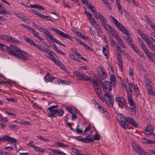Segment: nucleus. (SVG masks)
<instances>
[{
    "mask_svg": "<svg viewBox=\"0 0 155 155\" xmlns=\"http://www.w3.org/2000/svg\"><path fill=\"white\" fill-rule=\"evenodd\" d=\"M0 49L4 51L8 52L9 54L12 55L18 58L26 60L28 57V54L22 51L20 48L13 45H10L9 47L0 43Z\"/></svg>",
    "mask_w": 155,
    "mask_h": 155,
    "instance_id": "nucleus-1",
    "label": "nucleus"
},
{
    "mask_svg": "<svg viewBox=\"0 0 155 155\" xmlns=\"http://www.w3.org/2000/svg\"><path fill=\"white\" fill-rule=\"evenodd\" d=\"M102 89L104 92V97L105 98V102L109 107H113L114 98L110 94L112 90L111 85L110 81H106L102 82Z\"/></svg>",
    "mask_w": 155,
    "mask_h": 155,
    "instance_id": "nucleus-2",
    "label": "nucleus"
},
{
    "mask_svg": "<svg viewBox=\"0 0 155 155\" xmlns=\"http://www.w3.org/2000/svg\"><path fill=\"white\" fill-rule=\"evenodd\" d=\"M23 38L25 41L29 44L31 45L34 46L37 48L39 50L42 52L44 53L46 52L48 54L51 55V57H49V58L52 61L55 59L54 57L53 56L54 55H56L54 54V53L53 51H50L46 47H42L40 45L37 44L32 39L28 38L25 36H23Z\"/></svg>",
    "mask_w": 155,
    "mask_h": 155,
    "instance_id": "nucleus-3",
    "label": "nucleus"
},
{
    "mask_svg": "<svg viewBox=\"0 0 155 155\" xmlns=\"http://www.w3.org/2000/svg\"><path fill=\"white\" fill-rule=\"evenodd\" d=\"M117 119L122 127L125 129L128 128L127 125L129 124L134 127H137L136 122L130 117H117Z\"/></svg>",
    "mask_w": 155,
    "mask_h": 155,
    "instance_id": "nucleus-4",
    "label": "nucleus"
},
{
    "mask_svg": "<svg viewBox=\"0 0 155 155\" xmlns=\"http://www.w3.org/2000/svg\"><path fill=\"white\" fill-rule=\"evenodd\" d=\"M110 17L113 21L114 25L120 30L122 31L123 33L126 36H124L123 38L128 43L129 41L132 40V39L130 37V34L126 30L124 27L113 16H110Z\"/></svg>",
    "mask_w": 155,
    "mask_h": 155,
    "instance_id": "nucleus-5",
    "label": "nucleus"
},
{
    "mask_svg": "<svg viewBox=\"0 0 155 155\" xmlns=\"http://www.w3.org/2000/svg\"><path fill=\"white\" fill-rule=\"evenodd\" d=\"M110 27V31L111 32L110 34H111L115 38L118 42V44L120 45L121 47L124 49L126 48V47L124 42L121 38L118 35V33L112 27Z\"/></svg>",
    "mask_w": 155,
    "mask_h": 155,
    "instance_id": "nucleus-6",
    "label": "nucleus"
},
{
    "mask_svg": "<svg viewBox=\"0 0 155 155\" xmlns=\"http://www.w3.org/2000/svg\"><path fill=\"white\" fill-rule=\"evenodd\" d=\"M58 105H53L48 108L47 110L49 111L50 114L49 116H54L53 115L58 114L59 116H61L64 113V111L62 109H60L58 110L57 108H58Z\"/></svg>",
    "mask_w": 155,
    "mask_h": 155,
    "instance_id": "nucleus-7",
    "label": "nucleus"
},
{
    "mask_svg": "<svg viewBox=\"0 0 155 155\" xmlns=\"http://www.w3.org/2000/svg\"><path fill=\"white\" fill-rule=\"evenodd\" d=\"M95 18L97 20L99 19L104 28L109 33L111 32L110 31V27H112L110 25L107 24L106 19L104 16L102 15L101 13H98V15H97V17H95Z\"/></svg>",
    "mask_w": 155,
    "mask_h": 155,
    "instance_id": "nucleus-8",
    "label": "nucleus"
},
{
    "mask_svg": "<svg viewBox=\"0 0 155 155\" xmlns=\"http://www.w3.org/2000/svg\"><path fill=\"white\" fill-rule=\"evenodd\" d=\"M50 29L52 31H53L56 33L58 34L59 35L63 37H64L68 39L71 41H72V38L71 36L69 35L68 34H66L58 29L55 28H51Z\"/></svg>",
    "mask_w": 155,
    "mask_h": 155,
    "instance_id": "nucleus-9",
    "label": "nucleus"
},
{
    "mask_svg": "<svg viewBox=\"0 0 155 155\" xmlns=\"http://www.w3.org/2000/svg\"><path fill=\"white\" fill-rule=\"evenodd\" d=\"M132 145L133 149L139 155H147L146 153L144 152L143 149L139 145L135 143H133Z\"/></svg>",
    "mask_w": 155,
    "mask_h": 155,
    "instance_id": "nucleus-10",
    "label": "nucleus"
},
{
    "mask_svg": "<svg viewBox=\"0 0 155 155\" xmlns=\"http://www.w3.org/2000/svg\"><path fill=\"white\" fill-rule=\"evenodd\" d=\"M132 145L133 149L139 155H147L146 153L144 152L143 149L139 145L135 143H133Z\"/></svg>",
    "mask_w": 155,
    "mask_h": 155,
    "instance_id": "nucleus-11",
    "label": "nucleus"
},
{
    "mask_svg": "<svg viewBox=\"0 0 155 155\" xmlns=\"http://www.w3.org/2000/svg\"><path fill=\"white\" fill-rule=\"evenodd\" d=\"M132 145L133 149L139 155H147L146 153L144 152L143 149L139 145L135 143H133Z\"/></svg>",
    "mask_w": 155,
    "mask_h": 155,
    "instance_id": "nucleus-12",
    "label": "nucleus"
},
{
    "mask_svg": "<svg viewBox=\"0 0 155 155\" xmlns=\"http://www.w3.org/2000/svg\"><path fill=\"white\" fill-rule=\"evenodd\" d=\"M74 74L80 80L86 81L89 80L88 77L78 71H74Z\"/></svg>",
    "mask_w": 155,
    "mask_h": 155,
    "instance_id": "nucleus-13",
    "label": "nucleus"
},
{
    "mask_svg": "<svg viewBox=\"0 0 155 155\" xmlns=\"http://www.w3.org/2000/svg\"><path fill=\"white\" fill-rule=\"evenodd\" d=\"M110 44L113 47L115 46L116 52L117 54V56H118V54H120V55H121V52H124V51L121 50L122 49L121 47L118 45V43L116 41L114 40H111L110 41Z\"/></svg>",
    "mask_w": 155,
    "mask_h": 155,
    "instance_id": "nucleus-14",
    "label": "nucleus"
},
{
    "mask_svg": "<svg viewBox=\"0 0 155 155\" xmlns=\"http://www.w3.org/2000/svg\"><path fill=\"white\" fill-rule=\"evenodd\" d=\"M115 101L118 103H120L124 106H127V102L125 98L120 96H116L115 99Z\"/></svg>",
    "mask_w": 155,
    "mask_h": 155,
    "instance_id": "nucleus-15",
    "label": "nucleus"
},
{
    "mask_svg": "<svg viewBox=\"0 0 155 155\" xmlns=\"http://www.w3.org/2000/svg\"><path fill=\"white\" fill-rule=\"evenodd\" d=\"M144 134L147 136L152 134L153 132V129L151 125H148L145 129L143 130Z\"/></svg>",
    "mask_w": 155,
    "mask_h": 155,
    "instance_id": "nucleus-16",
    "label": "nucleus"
},
{
    "mask_svg": "<svg viewBox=\"0 0 155 155\" xmlns=\"http://www.w3.org/2000/svg\"><path fill=\"white\" fill-rule=\"evenodd\" d=\"M107 75V73L101 68L100 71L98 72V75L100 78L102 79H105Z\"/></svg>",
    "mask_w": 155,
    "mask_h": 155,
    "instance_id": "nucleus-17",
    "label": "nucleus"
},
{
    "mask_svg": "<svg viewBox=\"0 0 155 155\" xmlns=\"http://www.w3.org/2000/svg\"><path fill=\"white\" fill-rule=\"evenodd\" d=\"M0 14L2 15L7 14L9 15H12V13L9 11L5 9L3 6L0 4Z\"/></svg>",
    "mask_w": 155,
    "mask_h": 155,
    "instance_id": "nucleus-18",
    "label": "nucleus"
},
{
    "mask_svg": "<svg viewBox=\"0 0 155 155\" xmlns=\"http://www.w3.org/2000/svg\"><path fill=\"white\" fill-rule=\"evenodd\" d=\"M117 61L118 63L120 70L122 72L123 71V60L121 58V55H120V54H118V56H117Z\"/></svg>",
    "mask_w": 155,
    "mask_h": 155,
    "instance_id": "nucleus-19",
    "label": "nucleus"
},
{
    "mask_svg": "<svg viewBox=\"0 0 155 155\" xmlns=\"http://www.w3.org/2000/svg\"><path fill=\"white\" fill-rule=\"evenodd\" d=\"M7 39V42L17 44H21V42L20 41L16 39L15 38H13L12 36L9 37L8 36V38Z\"/></svg>",
    "mask_w": 155,
    "mask_h": 155,
    "instance_id": "nucleus-20",
    "label": "nucleus"
},
{
    "mask_svg": "<svg viewBox=\"0 0 155 155\" xmlns=\"http://www.w3.org/2000/svg\"><path fill=\"white\" fill-rule=\"evenodd\" d=\"M5 140L12 143H16L17 142L16 140L14 138L11 137L10 136L4 135L3 137V140Z\"/></svg>",
    "mask_w": 155,
    "mask_h": 155,
    "instance_id": "nucleus-21",
    "label": "nucleus"
},
{
    "mask_svg": "<svg viewBox=\"0 0 155 155\" xmlns=\"http://www.w3.org/2000/svg\"><path fill=\"white\" fill-rule=\"evenodd\" d=\"M127 100L130 108H132V109H133L134 107H136V105L133 100L132 96L128 97H127Z\"/></svg>",
    "mask_w": 155,
    "mask_h": 155,
    "instance_id": "nucleus-22",
    "label": "nucleus"
},
{
    "mask_svg": "<svg viewBox=\"0 0 155 155\" xmlns=\"http://www.w3.org/2000/svg\"><path fill=\"white\" fill-rule=\"evenodd\" d=\"M88 4L89 5L88 6L92 12L94 17H97V15H98V13L96 11V8L94 6H92L91 3H90Z\"/></svg>",
    "mask_w": 155,
    "mask_h": 155,
    "instance_id": "nucleus-23",
    "label": "nucleus"
},
{
    "mask_svg": "<svg viewBox=\"0 0 155 155\" xmlns=\"http://www.w3.org/2000/svg\"><path fill=\"white\" fill-rule=\"evenodd\" d=\"M54 78L48 73H47L44 77V79L46 83L50 82L52 81L53 79Z\"/></svg>",
    "mask_w": 155,
    "mask_h": 155,
    "instance_id": "nucleus-24",
    "label": "nucleus"
},
{
    "mask_svg": "<svg viewBox=\"0 0 155 155\" xmlns=\"http://www.w3.org/2000/svg\"><path fill=\"white\" fill-rule=\"evenodd\" d=\"M66 109L70 113L72 114L73 117L76 116V114L77 113L76 110L70 107H66Z\"/></svg>",
    "mask_w": 155,
    "mask_h": 155,
    "instance_id": "nucleus-25",
    "label": "nucleus"
},
{
    "mask_svg": "<svg viewBox=\"0 0 155 155\" xmlns=\"http://www.w3.org/2000/svg\"><path fill=\"white\" fill-rule=\"evenodd\" d=\"M93 141V137L91 135H89L86 137L85 138H84V143H88L90 142H92Z\"/></svg>",
    "mask_w": 155,
    "mask_h": 155,
    "instance_id": "nucleus-26",
    "label": "nucleus"
},
{
    "mask_svg": "<svg viewBox=\"0 0 155 155\" xmlns=\"http://www.w3.org/2000/svg\"><path fill=\"white\" fill-rule=\"evenodd\" d=\"M31 33L37 39H38L39 41H41L42 42H43L42 41V40H43V39L38 34V33L36 31H35L34 29L31 30Z\"/></svg>",
    "mask_w": 155,
    "mask_h": 155,
    "instance_id": "nucleus-27",
    "label": "nucleus"
},
{
    "mask_svg": "<svg viewBox=\"0 0 155 155\" xmlns=\"http://www.w3.org/2000/svg\"><path fill=\"white\" fill-rule=\"evenodd\" d=\"M110 82L111 84H112V85L114 87H115L116 85V79L115 76L114 74H111L110 78Z\"/></svg>",
    "mask_w": 155,
    "mask_h": 155,
    "instance_id": "nucleus-28",
    "label": "nucleus"
},
{
    "mask_svg": "<svg viewBox=\"0 0 155 155\" xmlns=\"http://www.w3.org/2000/svg\"><path fill=\"white\" fill-rule=\"evenodd\" d=\"M26 7L28 8H37L41 10H44L45 8L42 6L38 5L37 4L31 5L29 6H26Z\"/></svg>",
    "mask_w": 155,
    "mask_h": 155,
    "instance_id": "nucleus-29",
    "label": "nucleus"
},
{
    "mask_svg": "<svg viewBox=\"0 0 155 155\" xmlns=\"http://www.w3.org/2000/svg\"><path fill=\"white\" fill-rule=\"evenodd\" d=\"M41 31L45 34L49 38H52V35L51 34L50 32L45 28H43L41 29Z\"/></svg>",
    "mask_w": 155,
    "mask_h": 155,
    "instance_id": "nucleus-30",
    "label": "nucleus"
},
{
    "mask_svg": "<svg viewBox=\"0 0 155 155\" xmlns=\"http://www.w3.org/2000/svg\"><path fill=\"white\" fill-rule=\"evenodd\" d=\"M28 11L29 12L32 13L40 17H44V16L42 15V13L39 12H36V11L35 10L30 9H29Z\"/></svg>",
    "mask_w": 155,
    "mask_h": 155,
    "instance_id": "nucleus-31",
    "label": "nucleus"
},
{
    "mask_svg": "<svg viewBox=\"0 0 155 155\" xmlns=\"http://www.w3.org/2000/svg\"><path fill=\"white\" fill-rule=\"evenodd\" d=\"M33 147V148L36 151L42 153H43L45 152V149H43L38 146H37L36 145H35Z\"/></svg>",
    "mask_w": 155,
    "mask_h": 155,
    "instance_id": "nucleus-32",
    "label": "nucleus"
},
{
    "mask_svg": "<svg viewBox=\"0 0 155 155\" xmlns=\"http://www.w3.org/2000/svg\"><path fill=\"white\" fill-rule=\"evenodd\" d=\"M141 141L142 143L145 144H153L155 143V141L151 140H148L145 138L142 139Z\"/></svg>",
    "mask_w": 155,
    "mask_h": 155,
    "instance_id": "nucleus-33",
    "label": "nucleus"
},
{
    "mask_svg": "<svg viewBox=\"0 0 155 155\" xmlns=\"http://www.w3.org/2000/svg\"><path fill=\"white\" fill-rule=\"evenodd\" d=\"M15 15L19 18L22 19L24 21H29V19L25 17L24 15L21 13H18Z\"/></svg>",
    "mask_w": 155,
    "mask_h": 155,
    "instance_id": "nucleus-34",
    "label": "nucleus"
},
{
    "mask_svg": "<svg viewBox=\"0 0 155 155\" xmlns=\"http://www.w3.org/2000/svg\"><path fill=\"white\" fill-rule=\"evenodd\" d=\"M146 19L151 27L152 28L153 30L155 31V24L153 23L150 19L147 18Z\"/></svg>",
    "mask_w": 155,
    "mask_h": 155,
    "instance_id": "nucleus-35",
    "label": "nucleus"
},
{
    "mask_svg": "<svg viewBox=\"0 0 155 155\" xmlns=\"http://www.w3.org/2000/svg\"><path fill=\"white\" fill-rule=\"evenodd\" d=\"M133 89L134 91V93L136 96L138 97L139 95V90L137 84H135Z\"/></svg>",
    "mask_w": 155,
    "mask_h": 155,
    "instance_id": "nucleus-36",
    "label": "nucleus"
},
{
    "mask_svg": "<svg viewBox=\"0 0 155 155\" xmlns=\"http://www.w3.org/2000/svg\"><path fill=\"white\" fill-rule=\"evenodd\" d=\"M54 143L57 145L59 147H62L63 148H66L68 147V145L62 143H60L58 141H56Z\"/></svg>",
    "mask_w": 155,
    "mask_h": 155,
    "instance_id": "nucleus-37",
    "label": "nucleus"
},
{
    "mask_svg": "<svg viewBox=\"0 0 155 155\" xmlns=\"http://www.w3.org/2000/svg\"><path fill=\"white\" fill-rule=\"evenodd\" d=\"M74 53L75 54V55L78 57H79V58H80L84 61H86V62H88L87 60L85 58L83 57L82 56V55L80 54L78 52L76 51L75 50L74 51Z\"/></svg>",
    "mask_w": 155,
    "mask_h": 155,
    "instance_id": "nucleus-38",
    "label": "nucleus"
},
{
    "mask_svg": "<svg viewBox=\"0 0 155 155\" xmlns=\"http://www.w3.org/2000/svg\"><path fill=\"white\" fill-rule=\"evenodd\" d=\"M147 91L149 94L155 97V92L152 89L151 87H150V88L148 89Z\"/></svg>",
    "mask_w": 155,
    "mask_h": 155,
    "instance_id": "nucleus-39",
    "label": "nucleus"
},
{
    "mask_svg": "<svg viewBox=\"0 0 155 155\" xmlns=\"http://www.w3.org/2000/svg\"><path fill=\"white\" fill-rule=\"evenodd\" d=\"M126 91L127 94V97H131L132 96V90H131L130 87H128L126 89Z\"/></svg>",
    "mask_w": 155,
    "mask_h": 155,
    "instance_id": "nucleus-40",
    "label": "nucleus"
},
{
    "mask_svg": "<svg viewBox=\"0 0 155 155\" xmlns=\"http://www.w3.org/2000/svg\"><path fill=\"white\" fill-rule=\"evenodd\" d=\"M94 90L97 95H99L100 93L101 92V90L99 86H98L97 87L94 88Z\"/></svg>",
    "mask_w": 155,
    "mask_h": 155,
    "instance_id": "nucleus-41",
    "label": "nucleus"
},
{
    "mask_svg": "<svg viewBox=\"0 0 155 155\" xmlns=\"http://www.w3.org/2000/svg\"><path fill=\"white\" fill-rule=\"evenodd\" d=\"M98 109L102 113H104L106 111V110L104 107H102L100 105H98V106H97Z\"/></svg>",
    "mask_w": 155,
    "mask_h": 155,
    "instance_id": "nucleus-42",
    "label": "nucleus"
},
{
    "mask_svg": "<svg viewBox=\"0 0 155 155\" xmlns=\"http://www.w3.org/2000/svg\"><path fill=\"white\" fill-rule=\"evenodd\" d=\"M58 66L61 69L65 71L67 69L64 65L60 61L58 62Z\"/></svg>",
    "mask_w": 155,
    "mask_h": 155,
    "instance_id": "nucleus-43",
    "label": "nucleus"
},
{
    "mask_svg": "<svg viewBox=\"0 0 155 155\" xmlns=\"http://www.w3.org/2000/svg\"><path fill=\"white\" fill-rule=\"evenodd\" d=\"M140 46L141 47L145 53H146L149 50L144 43H143V44H142V45H140Z\"/></svg>",
    "mask_w": 155,
    "mask_h": 155,
    "instance_id": "nucleus-44",
    "label": "nucleus"
},
{
    "mask_svg": "<svg viewBox=\"0 0 155 155\" xmlns=\"http://www.w3.org/2000/svg\"><path fill=\"white\" fill-rule=\"evenodd\" d=\"M91 129V127L90 126H87L85 128V129L84 131V134H87Z\"/></svg>",
    "mask_w": 155,
    "mask_h": 155,
    "instance_id": "nucleus-45",
    "label": "nucleus"
},
{
    "mask_svg": "<svg viewBox=\"0 0 155 155\" xmlns=\"http://www.w3.org/2000/svg\"><path fill=\"white\" fill-rule=\"evenodd\" d=\"M8 36L6 35H1L0 36V39L3 41H7V38H8Z\"/></svg>",
    "mask_w": 155,
    "mask_h": 155,
    "instance_id": "nucleus-46",
    "label": "nucleus"
},
{
    "mask_svg": "<svg viewBox=\"0 0 155 155\" xmlns=\"http://www.w3.org/2000/svg\"><path fill=\"white\" fill-rule=\"evenodd\" d=\"M103 53L104 55L107 56L108 54V49L106 47L103 48L102 49Z\"/></svg>",
    "mask_w": 155,
    "mask_h": 155,
    "instance_id": "nucleus-47",
    "label": "nucleus"
},
{
    "mask_svg": "<svg viewBox=\"0 0 155 155\" xmlns=\"http://www.w3.org/2000/svg\"><path fill=\"white\" fill-rule=\"evenodd\" d=\"M74 150L76 151V152H74L75 153H76L77 155H89L87 153H81L77 150L74 149H73V150Z\"/></svg>",
    "mask_w": 155,
    "mask_h": 155,
    "instance_id": "nucleus-48",
    "label": "nucleus"
},
{
    "mask_svg": "<svg viewBox=\"0 0 155 155\" xmlns=\"http://www.w3.org/2000/svg\"><path fill=\"white\" fill-rule=\"evenodd\" d=\"M93 141L95 140H100V137L98 134H96L93 136Z\"/></svg>",
    "mask_w": 155,
    "mask_h": 155,
    "instance_id": "nucleus-49",
    "label": "nucleus"
},
{
    "mask_svg": "<svg viewBox=\"0 0 155 155\" xmlns=\"http://www.w3.org/2000/svg\"><path fill=\"white\" fill-rule=\"evenodd\" d=\"M50 40L53 41L54 42L60 45H61L62 44L60 41L57 40V39L54 38L53 36L52 38H50Z\"/></svg>",
    "mask_w": 155,
    "mask_h": 155,
    "instance_id": "nucleus-50",
    "label": "nucleus"
},
{
    "mask_svg": "<svg viewBox=\"0 0 155 155\" xmlns=\"http://www.w3.org/2000/svg\"><path fill=\"white\" fill-rule=\"evenodd\" d=\"M76 130L77 133L79 134L82 133L83 132V130L79 128V125H78L76 128Z\"/></svg>",
    "mask_w": 155,
    "mask_h": 155,
    "instance_id": "nucleus-51",
    "label": "nucleus"
},
{
    "mask_svg": "<svg viewBox=\"0 0 155 155\" xmlns=\"http://www.w3.org/2000/svg\"><path fill=\"white\" fill-rule=\"evenodd\" d=\"M89 22L91 23L92 25L93 26V25H94L95 24L97 23L95 20L94 19V18H92V17L89 19Z\"/></svg>",
    "mask_w": 155,
    "mask_h": 155,
    "instance_id": "nucleus-52",
    "label": "nucleus"
},
{
    "mask_svg": "<svg viewBox=\"0 0 155 155\" xmlns=\"http://www.w3.org/2000/svg\"><path fill=\"white\" fill-rule=\"evenodd\" d=\"M82 44H83L82 45L84 46L85 49L91 51H93V49L91 48L88 46L86 44H85L84 43H83Z\"/></svg>",
    "mask_w": 155,
    "mask_h": 155,
    "instance_id": "nucleus-53",
    "label": "nucleus"
},
{
    "mask_svg": "<svg viewBox=\"0 0 155 155\" xmlns=\"http://www.w3.org/2000/svg\"><path fill=\"white\" fill-rule=\"evenodd\" d=\"M42 15L44 16L41 17L42 18L45 19L46 21L50 20L51 21H52L51 19V17H49V16H46L45 15H43L42 14Z\"/></svg>",
    "mask_w": 155,
    "mask_h": 155,
    "instance_id": "nucleus-54",
    "label": "nucleus"
},
{
    "mask_svg": "<svg viewBox=\"0 0 155 155\" xmlns=\"http://www.w3.org/2000/svg\"><path fill=\"white\" fill-rule=\"evenodd\" d=\"M93 26L94 28L97 29L98 31H101L102 30L101 29L100 26L98 25L97 23H96L94 25H93Z\"/></svg>",
    "mask_w": 155,
    "mask_h": 155,
    "instance_id": "nucleus-55",
    "label": "nucleus"
},
{
    "mask_svg": "<svg viewBox=\"0 0 155 155\" xmlns=\"http://www.w3.org/2000/svg\"><path fill=\"white\" fill-rule=\"evenodd\" d=\"M109 9L111 10V6L108 3L107 0H106V1L103 3Z\"/></svg>",
    "mask_w": 155,
    "mask_h": 155,
    "instance_id": "nucleus-56",
    "label": "nucleus"
},
{
    "mask_svg": "<svg viewBox=\"0 0 155 155\" xmlns=\"http://www.w3.org/2000/svg\"><path fill=\"white\" fill-rule=\"evenodd\" d=\"M136 53H137V54L141 57L144 58V59H145V56L143 55L142 52L139 51V50L136 52Z\"/></svg>",
    "mask_w": 155,
    "mask_h": 155,
    "instance_id": "nucleus-57",
    "label": "nucleus"
},
{
    "mask_svg": "<svg viewBox=\"0 0 155 155\" xmlns=\"http://www.w3.org/2000/svg\"><path fill=\"white\" fill-rule=\"evenodd\" d=\"M21 25L24 27V28H26L28 30L30 31H31V30H33L31 27H30L28 26L27 25H25L22 24H21Z\"/></svg>",
    "mask_w": 155,
    "mask_h": 155,
    "instance_id": "nucleus-58",
    "label": "nucleus"
},
{
    "mask_svg": "<svg viewBox=\"0 0 155 155\" xmlns=\"http://www.w3.org/2000/svg\"><path fill=\"white\" fill-rule=\"evenodd\" d=\"M131 110V113L132 115H134L136 114V107H134L133 109L132 108H130Z\"/></svg>",
    "mask_w": 155,
    "mask_h": 155,
    "instance_id": "nucleus-59",
    "label": "nucleus"
},
{
    "mask_svg": "<svg viewBox=\"0 0 155 155\" xmlns=\"http://www.w3.org/2000/svg\"><path fill=\"white\" fill-rule=\"evenodd\" d=\"M145 53L147 54L148 58L151 57L153 55V53L150 52L149 50L146 53Z\"/></svg>",
    "mask_w": 155,
    "mask_h": 155,
    "instance_id": "nucleus-60",
    "label": "nucleus"
},
{
    "mask_svg": "<svg viewBox=\"0 0 155 155\" xmlns=\"http://www.w3.org/2000/svg\"><path fill=\"white\" fill-rule=\"evenodd\" d=\"M54 50L59 53L60 54L63 55V56H65L66 55V54L62 52L61 50L58 49L57 47H56V49H54Z\"/></svg>",
    "mask_w": 155,
    "mask_h": 155,
    "instance_id": "nucleus-61",
    "label": "nucleus"
},
{
    "mask_svg": "<svg viewBox=\"0 0 155 155\" xmlns=\"http://www.w3.org/2000/svg\"><path fill=\"white\" fill-rule=\"evenodd\" d=\"M48 150L51 151L53 153L58 154L59 150H58L49 148Z\"/></svg>",
    "mask_w": 155,
    "mask_h": 155,
    "instance_id": "nucleus-62",
    "label": "nucleus"
},
{
    "mask_svg": "<svg viewBox=\"0 0 155 155\" xmlns=\"http://www.w3.org/2000/svg\"><path fill=\"white\" fill-rule=\"evenodd\" d=\"M84 12L85 14L86 15L87 17L88 18V19H90V18H91L92 17V15L89 12H87L85 10Z\"/></svg>",
    "mask_w": 155,
    "mask_h": 155,
    "instance_id": "nucleus-63",
    "label": "nucleus"
},
{
    "mask_svg": "<svg viewBox=\"0 0 155 155\" xmlns=\"http://www.w3.org/2000/svg\"><path fill=\"white\" fill-rule=\"evenodd\" d=\"M127 43L132 48L135 47V45L133 43L132 40H130V41H129V42H128Z\"/></svg>",
    "mask_w": 155,
    "mask_h": 155,
    "instance_id": "nucleus-64",
    "label": "nucleus"
}]
</instances>
